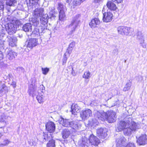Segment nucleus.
Here are the masks:
<instances>
[{
    "label": "nucleus",
    "mask_w": 147,
    "mask_h": 147,
    "mask_svg": "<svg viewBox=\"0 0 147 147\" xmlns=\"http://www.w3.org/2000/svg\"><path fill=\"white\" fill-rule=\"evenodd\" d=\"M139 125L133 121L130 117L127 118L125 121H120L118 124L117 128L119 131L123 130L125 135H130L131 132L135 131L139 128Z\"/></svg>",
    "instance_id": "1"
},
{
    "label": "nucleus",
    "mask_w": 147,
    "mask_h": 147,
    "mask_svg": "<svg viewBox=\"0 0 147 147\" xmlns=\"http://www.w3.org/2000/svg\"><path fill=\"white\" fill-rule=\"evenodd\" d=\"M99 143V139L93 134L90 135L89 140L83 138L78 142L81 147H93V145L97 146Z\"/></svg>",
    "instance_id": "2"
},
{
    "label": "nucleus",
    "mask_w": 147,
    "mask_h": 147,
    "mask_svg": "<svg viewBox=\"0 0 147 147\" xmlns=\"http://www.w3.org/2000/svg\"><path fill=\"white\" fill-rule=\"evenodd\" d=\"M32 24L36 27L34 29L32 33L30 34L31 36L37 37L40 36L41 34L45 32L46 28L45 27L42 26H37L39 24V22L36 18H33L32 19ZM41 35H42V34Z\"/></svg>",
    "instance_id": "3"
},
{
    "label": "nucleus",
    "mask_w": 147,
    "mask_h": 147,
    "mask_svg": "<svg viewBox=\"0 0 147 147\" xmlns=\"http://www.w3.org/2000/svg\"><path fill=\"white\" fill-rule=\"evenodd\" d=\"M80 14H77L73 18L71 24L69 27L71 29V33L72 34L75 30L78 27V24L80 22Z\"/></svg>",
    "instance_id": "4"
},
{
    "label": "nucleus",
    "mask_w": 147,
    "mask_h": 147,
    "mask_svg": "<svg viewBox=\"0 0 147 147\" xmlns=\"http://www.w3.org/2000/svg\"><path fill=\"white\" fill-rule=\"evenodd\" d=\"M106 114L105 119H107L109 123H111L115 121L116 116V113L114 111L110 110L106 113Z\"/></svg>",
    "instance_id": "5"
},
{
    "label": "nucleus",
    "mask_w": 147,
    "mask_h": 147,
    "mask_svg": "<svg viewBox=\"0 0 147 147\" xmlns=\"http://www.w3.org/2000/svg\"><path fill=\"white\" fill-rule=\"evenodd\" d=\"M92 115V111L89 109H87L82 110L80 113V117L82 120H85Z\"/></svg>",
    "instance_id": "6"
},
{
    "label": "nucleus",
    "mask_w": 147,
    "mask_h": 147,
    "mask_svg": "<svg viewBox=\"0 0 147 147\" xmlns=\"http://www.w3.org/2000/svg\"><path fill=\"white\" fill-rule=\"evenodd\" d=\"M115 143L117 147H124L127 143L126 139L123 136H120L116 139Z\"/></svg>",
    "instance_id": "7"
},
{
    "label": "nucleus",
    "mask_w": 147,
    "mask_h": 147,
    "mask_svg": "<svg viewBox=\"0 0 147 147\" xmlns=\"http://www.w3.org/2000/svg\"><path fill=\"white\" fill-rule=\"evenodd\" d=\"M137 138V143L139 145H144L147 144V136L146 134H142Z\"/></svg>",
    "instance_id": "8"
},
{
    "label": "nucleus",
    "mask_w": 147,
    "mask_h": 147,
    "mask_svg": "<svg viewBox=\"0 0 147 147\" xmlns=\"http://www.w3.org/2000/svg\"><path fill=\"white\" fill-rule=\"evenodd\" d=\"M130 28L125 26L119 27L117 29L118 32L122 35H127L130 31Z\"/></svg>",
    "instance_id": "9"
},
{
    "label": "nucleus",
    "mask_w": 147,
    "mask_h": 147,
    "mask_svg": "<svg viewBox=\"0 0 147 147\" xmlns=\"http://www.w3.org/2000/svg\"><path fill=\"white\" fill-rule=\"evenodd\" d=\"M6 29L9 34L11 35L16 32V28L13 24L10 23L7 24L6 26Z\"/></svg>",
    "instance_id": "10"
},
{
    "label": "nucleus",
    "mask_w": 147,
    "mask_h": 147,
    "mask_svg": "<svg viewBox=\"0 0 147 147\" xmlns=\"http://www.w3.org/2000/svg\"><path fill=\"white\" fill-rule=\"evenodd\" d=\"M45 126L46 129L49 133H53L55 130V125L53 122L49 121L46 124Z\"/></svg>",
    "instance_id": "11"
},
{
    "label": "nucleus",
    "mask_w": 147,
    "mask_h": 147,
    "mask_svg": "<svg viewBox=\"0 0 147 147\" xmlns=\"http://www.w3.org/2000/svg\"><path fill=\"white\" fill-rule=\"evenodd\" d=\"M113 16L112 13L110 12L103 13L102 20L104 22H108L111 21Z\"/></svg>",
    "instance_id": "12"
},
{
    "label": "nucleus",
    "mask_w": 147,
    "mask_h": 147,
    "mask_svg": "<svg viewBox=\"0 0 147 147\" xmlns=\"http://www.w3.org/2000/svg\"><path fill=\"white\" fill-rule=\"evenodd\" d=\"M107 130L105 128H100L97 130V134L99 138H104L107 136Z\"/></svg>",
    "instance_id": "13"
},
{
    "label": "nucleus",
    "mask_w": 147,
    "mask_h": 147,
    "mask_svg": "<svg viewBox=\"0 0 147 147\" xmlns=\"http://www.w3.org/2000/svg\"><path fill=\"white\" fill-rule=\"evenodd\" d=\"M26 42L27 44V47L31 49L37 45L38 40L37 39L31 38L27 40Z\"/></svg>",
    "instance_id": "14"
},
{
    "label": "nucleus",
    "mask_w": 147,
    "mask_h": 147,
    "mask_svg": "<svg viewBox=\"0 0 147 147\" xmlns=\"http://www.w3.org/2000/svg\"><path fill=\"white\" fill-rule=\"evenodd\" d=\"M100 24V22L98 18H95L92 19L89 23V25L92 28L97 27Z\"/></svg>",
    "instance_id": "15"
},
{
    "label": "nucleus",
    "mask_w": 147,
    "mask_h": 147,
    "mask_svg": "<svg viewBox=\"0 0 147 147\" xmlns=\"http://www.w3.org/2000/svg\"><path fill=\"white\" fill-rule=\"evenodd\" d=\"M7 40L9 42V45L11 47H14L16 46L17 42V38L13 36H7Z\"/></svg>",
    "instance_id": "16"
},
{
    "label": "nucleus",
    "mask_w": 147,
    "mask_h": 147,
    "mask_svg": "<svg viewBox=\"0 0 147 147\" xmlns=\"http://www.w3.org/2000/svg\"><path fill=\"white\" fill-rule=\"evenodd\" d=\"M49 19V17L47 14H46L43 15V16L41 17L40 19V22L41 24L44 25L43 27H45L46 29H47L46 27V25L48 22V20Z\"/></svg>",
    "instance_id": "17"
},
{
    "label": "nucleus",
    "mask_w": 147,
    "mask_h": 147,
    "mask_svg": "<svg viewBox=\"0 0 147 147\" xmlns=\"http://www.w3.org/2000/svg\"><path fill=\"white\" fill-rule=\"evenodd\" d=\"M44 9L42 8H39L36 9L34 12V15L36 17H40L43 16V14Z\"/></svg>",
    "instance_id": "18"
},
{
    "label": "nucleus",
    "mask_w": 147,
    "mask_h": 147,
    "mask_svg": "<svg viewBox=\"0 0 147 147\" xmlns=\"http://www.w3.org/2000/svg\"><path fill=\"white\" fill-rule=\"evenodd\" d=\"M106 113L104 112L100 113L97 112L95 115V117L98 118L99 120H100L102 121L105 120L106 118Z\"/></svg>",
    "instance_id": "19"
},
{
    "label": "nucleus",
    "mask_w": 147,
    "mask_h": 147,
    "mask_svg": "<svg viewBox=\"0 0 147 147\" xmlns=\"http://www.w3.org/2000/svg\"><path fill=\"white\" fill-rule=\"evenodd\" d=\"M22 28L25 32H31L32 29V24L30 23H26L23 26Z\"/></svg>",
    "instance_id": "20"
},
{
    "label": "nucleus",
    "mask_w": 147,
    "mask_h": 147,
    "mask_svg": "<svg viewBox=\"0 0 147 147\" xmlns=\"http://www.w3.org/2000/svg\"><path fill=\"white\" fill-rule=\"evenodd\" d=\"M80 107L77 104H73L71 107V111L72 114L76 115V113L79 111Z\"/></svg>",
    "instance_id": "21"
},
{
    "label": "nucleus",
    "mask_w": 147,
    "mask_h": 147,
    "mask_svg": "<svg viewBox=\"0 0 147 147\" xmlns=\"http://www.w3.org/2000/svg\"><path fill=\"white\" fill-rule=\"evenodd\" d=\"M70 127H71L74 131H77L79 129V126L78 120L73 121L71 122Z\"/></svg>",
    "instance_id": "22"
},
{
    "label": "nucleus",
    "mask_w": 147,
    "mask_h": 147,
    "mask_svg": "<svg viewBox=\"0 0 147 147\" xmlns=\"http://www.w3.org/2000/svg\"><path fill=\"white\" fill-rule=\"evenodd\" d=\"M75 42L74 41L70 43L67 49L66 53L64 54V55H66L67 54H70L72 52V50L73 49L75 46Z\"/></svg>",
    "instance_id": "23"
},
{
    "label": "nucleus",
    "mask_w": 147,
    "mask_h": 147,
    "mask_svg": "<svg viewBox=\"0 0 147 147\" xmlns=\"http://www.w3.org/2000/svg\"><path fill=\"white\" fill-rule=\"evenodd\" d=\"M42 134V138L45 141H48L49 142L53 140L52 136L50 133L43 132Z\"/></svg>",
    "instance_id": "24"
},
{
    "label": "nucleus",
    "mask_w": 147,
    "mask_h": 147,
    "mask_svg": "<svg viewBox=\"0 0 147 147\" xmlns=\"http://www.w3.org/2000/svg\"><path fill=\"white\" fill-rule=\"evenodd\" d=\"M106 5L108 9L111 10H115L117 8L116 5L110 1H108Z\"/></svg>",
    "instance_id": "25"
},
{
    "label": "nucleus",
    "mask_w": 147,
    "mask_h": 147,
    "mask_svg": "<svg viewBox=\"0 0 147 147\" xmlns=\"http://www.w3.org/2000/svg\"><path fill=\"white\" fill-rule=\"evenodd\" d=\"M71 134L70 131L67 129H63L61 132L62 137L64 139L68 138Z\"/></svg>",
    "instance_id": "26"
},
{
    "label": "nucleus",
    "mask_w": 147,
    "mask_h": 147,
    "mask_svg": "<svg viewBox=\"0 0 147 147\" xmlns=\"http://www.w3.org/2000/svg\"><path fill=\"white\" fill-rule=\"evenodd\" d=\"M28 92L30 96H32L33 97L36 95V91L35 88H33V85H30L29 87Z\"/></svg>",
    "instance_id": "27"
},
{
    "label": "nucleus",
    "mask_w": 147,
    "mask_h": 147,
    "mask_svg": "<svg viewBox=\"0 0 147 147\" xmlns=\"http://www.w3.org/2000/svg\"><path fill=\"white\" fill-rule=\"evenodd\" d=\"M71 122L69 119H63L61 121L60 123L64 127H70Z\"/></svg>",
    "instance_id": "28"
},
{
    "label": "nucleus",
    "mask_w": 147,
    "mask_h": 147,
    "mask_svg": "<svg viewBox=\"0 0 147 147\" xmlns=\"http://www.w3.org/2000/svg\"><path fill=\"white\" fill-rule=\"evenodd\" d=\"M8 90L7 87L4 84H0V92L6 93Z\"/></svg>",
    "instance_id": "29"
},
{
    "label": "nucleus",
    "mask_w": 147,
    "mask_h": 147,
    "mask_svg": "<svg viewBox=\"0 0 147 147\" xmlns=\"http://www.w3.org/2000/svg\"><path fill=\"white\" fill-rule=\"evenodd\" d=\"M131 86V82L129 80L126 83L124 87L123 90L124 92H126L130 89Z\"/></svg>",
    "instance_id": "30"
},
{
    "label": "nucleus",
    "mask_w": 147,
    "mask_h": 147,
    "mask_svg": "<svg viewBox=\"0 0 147 147\" xmlns=\"http://www.w3.org/2000/svg\"><path fill=\"white\" fill-rule=\"evenodd\" d=\"M49 18L55 19L57 14V12L54 9H52L49 12Z\"/></svg>",
    "instance_id": "31"
},
{
    "label": "nucleus",
    "mask_w": 147,
    "mask_h": 147,
    "mask_svg": "<svg viewBox=\"0 0 147 147\" xmlns=\"http://www.w3.org/2000/svg\"><path fill=\"white\" fill-rule=\"evenodd\" d=\"M6 3L7 5L13 6L16 4V0H6Z\"/></svg>",
    "instance_id": "32"
},
{
    "label": "nucleus",
    "mask_w": 147,
    "mask_h": 147,
    "mask_svg": "<svg viewBox=\"0 0 147 147\" xmlns=\"http://www.w3.org/2000/svg\"><path fill=\"white\" fill-rule=\"evenodd\" d=\"M5 34H0V47L3 48L4 45V42L5 41V39H4Z\"/></svg>",
    "instance_id": "33"
},
{
    "label": "nucleus",
    "mask_w": 147,
    "mask_h": 147,
    "mask_svg": "<svg viewBox=\"0 0 147 147\" xmlns=\"http://www.w3.org/2000/svg\"><path fill=\"white\" fill-rule=\"evenodd\" d=\"M39 0H29L28 2H27V4L30 6H33L34 5H37L38 4Z\"/></svg>",
    "instance_id": "34"
},
{
    "label": "nucleus",
    "mask_w": 147,
    "mask_h": 147,
    "mask_svg": "<svg viewBox=\"0 0 147 147\" xmlns=\"http://www.w3.org/2000/svg\"><path fill=\"white\" fill-rule=\"evenodd\" d=\"M92 75V74H91L90 72L89 71H87L84 73L82 77L83 78H84L85 79H87L90 78Z\"/></svg>",
    "instance_id": "35"
},
{
    "label": "nucleus",
    "mask_w": 147,
    "mask_h": 147,
    "mask_svg": "<svg viewBox=\"0 0 147 147\" xmlns=\"http://www.w3.org/2000/svg\"><path fill=\"white\" fill-rule=\"evenodd\" d=\"M55 140L53 139L49 141L47 144V147H55Z\"/></svg>",
    "instance_id": "36"
},
{
    "label": "nucleus",
    "mask_w": 147,
    "mask_h": 147,
    "mask_svg": "<svg viewBox=\"0 0 147 147\" xmlns=\"http://www.w3.org/2000/svg\"><path fill=\"white\" fill-rule=\"evenodd\" d=\"M98 121L96 118H93L90 121V124L92 126H96V125H98Z\"/></svg>",
    "instance_id": "37"
},
{
    "label": "nucleus",
    "mask_w": 147,
    "mask_h": 147,
    "mask_svg": "<svg viewBox=\"0 0 147 147\" xmlns=\"http://www.w3.org/2000/svg\"><path fill=\"white\" fill-rule=\"evenodd\" d=\"M65 16V15L63 10L60 11L59 14V19L60 20H63Z\"/></svg>",
    "instance_id": "38"
},
{
    "label": "nucleus",
    "mask_w": 147,
    "mask_h": 147,
    "mask_svg": "<svg viewBox=\"0 0 147 147\" xmlns=\"http://www.w3.org/2000/svg\"><path fill=\"white\" fill-rule=\"evenodd\" d=\"M137 38L140 40V41L144 40L143 35L141 32L139 31L138 32Z\"/></svg>",
    "instance_id": "39"
},
{
    "label": "nucleus",
    "mask_w": 147,
    "mask_h": 147,
    "mask_svg": "<svg viewBox=\"0 0 147 147\" xmlns=\"http://www.w3.org/2000/svg\"><path fill=\"white\" fill-rule=\"evenodd\" d=\"M36 98L38 102L40 103H41L43 102L42 95L41 94H40V95H37L36 96Z\"/></svg>",
    "instance_id": "40"
},
{
    "label": "nucleus",
    "mask_w": 147,
    "mask_h": 147,
    "mask_svg": "<svg viewBox=\"0 0 147 147\" xmlns=\"http://www.w3.org/2000/svg\"><path fill=\"white\" fill-rule=\"evenodd\" d=\"M6 51L7 54V55H16V53L15 52H13L12 51H9L8 49H6Z\"/></svg>",
    "instance_id": "41"
},
{
    "label": "nucleus",
    "mask_w": 147,
    "mask_h": 147,
    "mask_svg": "<svg viewBox=\"0 0 147 147\" xmlns=\"http://www.w3.org/2000/svg\"><path fill=\"white\" fill-rule=\"evenodd\" d=\"M72 3L74 5H79L81 4V1L80 0H74L73 1Z\"/></svg>",
    "instance_id": "42"
},
{
    "label": "nucleus",
    "mask_w": 147,
    "mask_h": 147,
    "mask_svg": "<svg viewBox=\"0 0 147 147\" xmlns=\"http://www.w3.org/2000/svg\"><path fill=\"white\" fill-rule=\"evenodd\" d=\"M42 73L44 75H46L48 73L49 71V69L47 68H42Z\"/></svg>",
    "instance_id": "43"
},
{
    "label": "nucleus",
    "mask_w": 147,
    "mask_h": 147,
    "mask_svg": "<svg viewBox=\"0 0 147 147\" xmlns=\"http://www.w3.org/2000/svg\"><path fill=\"white\" fill-rule=\"evenodd\" d=\"M10 141L8 140H4L3 143L1 144L0 146H4L7 145H8Z\"/></svg>",
    "instance_id": "44"
},
{
    "label": "nucleus",
    "mask_w": 147,
    "mask_h": 147,
    "mask_svg": "<svg viewBox=\"0 0 147 147\" xmlns=\"http://www.w3.org/2000/svg\"><path fill=\"white\" fill-rule=\"evenodd\" d=\"M58 9L59 10H60V11L63 10L64 6L61 3H58Z\"/></svg>",
    "instance_id": "45"
},
{
    "label": "nucleus",
    "mask_w": 147,
    "mask_h": 147,
    "mask_svg": "<svg viewBox=\"0 0 147 147\" xmlns=\"http://www.w3.org/2000/svg\"><path fill=\"white\" fill-rule=\"evenodd\" d=\"M125 147H136L134 144L132 143H129Z\"/></svg>",
    "instance_id": "46"
},
{
    "label": "nucleus",
    "mask_w": 147,
    "mask_h": 147,
    "mask_svg": "<svg viewBox=\"0 0 147 147\" xmlns=\"http://www.w3.org/2000/svg\"><path fill=\"white\" fill-rule=\"evenodd\" d=\"M66 56H64L62 62L63 65L65 64L66 62V61L67 59V58Z\"/></svg>",
    "instance_id": "47"
},
{
    "label": "nucleus",
    "mask_w": 147,
    "mask_h": 147,
    "mask_svg": "<svg viewBox=\"0 0 147 147\" xmlns=\"http://www.w3.org/2000/svg\"><path fill=\"white\" fill-rule=\"evenodd\" d=\"M140 43L141 46H142L143 48H145L146 47V45L144 43V40L140 41Z\"/></svg>",
    "instance_id": "48"
},
{
    "label": "nucleus",
    "mask_w": 147,
    "mask_h": 147,
    "mask_svg": "<svg viewBox=\"0 0 147 147\" xmlns=\"http://www.w3.org/2000/svg\"><path fill=\"white\" fill-rule=\"evenodd\" d=\"M112 1L116 3H121L123 0H111Z\"/></svg>",
    "instance_id": "49"
},
{
    "label": "nucleus",
    "mask_w": 147,
    "mask_h": 147,
    "mask_svg": "<svg viewBox=\"0 0 147 147\" xmlns=\"http://www.w3.org/2000/svg\"><path fill=\"white\" fill-rule=\"evenodd\" d=\"M142 78L141 76H139L136 77V80L138 82L141 81Z\"/></svg>",
    "instance_id": "50"
},
{
    "label": "nucleus",
    "mask_w": 147,
    "mask_h": 147,
    "mask_svg": "<svg viewBox=\"0 0 147 147\" xmlns=\"http://www.w3.org/2000/svg\"><path fill=\"white\" fill-rule=\"evenodd\" d=\"M102 1L103 0H94L93 2L95 3L99 4L102 2Z\"/></svg>",
    "instance_id": "51"
},
{
    "label": "nucleus",
    "mask_w": 147,
    "mask_h": 147,
    "mask_svg": "<svg viewBox=\"0 0 147 147\" xmlns=\"http://www.w3.org/2000/svg\"><path fill=\"white\" fill-rule=\"evenodd\" d=\"M4 9V5L2 2H0V10H2Z\"/></svg>",
    "instance_id": "52"
},
{
    "label": "nucleus",
    "mask_w": 147,
    "mask_h": 147,
    "mask_svg": "<svg viewBox=\"0 0 147 147\" xmlns=\"http://www.w3.org/2000/svg\"><path fill=\"white\" fill-rule=\"evenodd\" d=\"M7 58H8L9 60H11L14 57V56H7Z\"/></svg>",
    "instance_id": "53"
},
{
    "label": "nucleus",
    "mask_w": 147,
    "mask_h": 147,
    "mask_svg": "<svg viewBox=\"0 0 147 147\" xmlns=\"http://www.w3.org/2000/svg\"><path fill=\"white\" fill-rule=\"evenodd\" d=\"M16 24L18 26H19L22 24L21 22H20L19 20H17L16 22Z\"/></svg>",
    "instance_id": "54"
},
{
    "label": "nucleus",
    "mask_w": 147,
    "mask_h": 147,
    "mask_svg": "<svg viewBox=\"0 0 147 147\" xmlns=\"http://www.w3.org/2000/svg\"><path fill=\"white\" fill-rule=\"evenodd\" d=\"M11 85L13 86V88H15L16 86V82H12Z\"/></svg>",
    "instance_id": "55"
},
{
    "label": "nucleus",
    "mask_w": 147,
    "mask_h": 147,
    "mask_svg": "<svg viewBox=\"0 0 147 147\" xmlns=\"http://www.w3.org/2000/svg\"><path fill=\"white\" fill-rule=\"evenodd\" d=\"M19 69H20V70H20L21 72H23L24 71V69L23 67H19Z\"/></svg>",
    "instance_id": "56"
},
{
    "label": "nucleus",
    "mask_w": 147,
    "mask_h": 147,
    "mask_svg": "<svg viewBox=\"0 0 147 147\" xmlns=\"http://www.w3.org/2000/svg\"><path fill=\"white\" fill-rule=\"evenodd\" d=\"M113 51L114 53V54H117V50L115 49L113 50Z\"/></svg>",
    "instance_id": "57"
},
{
    "label": "nucleus",
    "mask_w": 147,
    "mask_h": 147,
    "mask_svg": "<svg viewBox=\"0 0 147 147\" xmlns=\"http://www.w3.org/2000/svg\"><path fill=\"white\" fill-rule=\"evenodd\" d=\"M72 1V0H67V3H68L69 4L70 3H71Z\"/></svg>",
    "instance_id": "58"
},
{
    "label": "nucleus",
    "mask_w": 147,
    "mask_h": 147,
    "mask_svg": "<svg viewBox=\"0 0 147 147\" xmlns=\"http://www.w3.org/2000/svg\"><path fill=\"white\" fill-rule=\"evenodd\" d=\"M5 121V118H2V119H1L0 120V121L1 122H4Z\"/></svg>",
    "instance_id": "59"
},
{
    "label": "nucleus",
    "mask_w": 147,
    "mask_h": 147,
    "mask_svg": "<svg viewBox=\"0 0 147 147\" xmlns=\"http://www.w3.org/2000/svg\"><path fill=\"white\" fill-rule=\"evenodd\" d=\"M2 135L1 133L0 132V138H1V137L2 136Z\"/></svg>",
    "instance_id": "60"
},
{
    "label": "nucleus",
    "mask_w": 147,
    "mask_h": 147,
    "mask_svg": "<svg viewBox=\"0 0 147 147\" xmlns=\"http://www.w3.org/2000/svg\"><path fill=\"white\" fill-rule=\"evenodd\" d=\"M45 87H43V88H42V90H43V89H45Z\"/></svg>",
    "instance_id": "61"
},
{
    "label": "nucleus",
    "mask_w": 147,
    "mask_h": 147,
    "mask_svg": "<svg viewBox=\"0 0 147 147\" xmlns=\"http://www.w3.org/2000/svg\"><path fill=\"white\" fill-rule=\"evenodd\" d=\"M2 56V58H3V56L2 55V56Z\"/></svg>",
    "instance_id": "62"
},
{
    "label": "nucleus",
    "mask_w": 147,
    "mask_h": 147,
    "mask_svg": "<svg viewBox=\"0 0 147 147\" xmlns=\"http://www.w3.org/2000/svg\"><path fill=\"white\" fill-rule=\"evenodd\" d=\"M126 60H125V62L126 63Z\"/></svg>",
    "instance_id": "63"
},
{
    "label": "nucleus",
    "mask_w": 147,
    "mask_h": 147,
    "mask_svg": "<svg viewBox=\"0 0 147 147\" xmlns=\"http://www.w3.org/2000/svg\"><path fill=\"white\" fill-rule=\"evenodd\" d=\"M40 88H41V85L40 86Z\"/></svg>",
    "instance_id": "64"
}]
</instances>
